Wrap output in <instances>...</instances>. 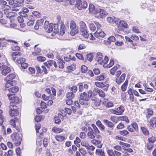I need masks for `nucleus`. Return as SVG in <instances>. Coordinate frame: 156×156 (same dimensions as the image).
<instances>
[{
	"label": "nucleus",
	"mask_w": 156,
	"mask_h": 156,
	"mask_svg": "<svg viewBox=\"0 0 156 156\" xmlns=\"http://www.w3.org/2000/svg\"><path fill=\"white\" fill-rule=\"evenodd\" d=\"M71 5H75L79 10L86 8L87 6V2L84 0H71L68 1Z\"/></svg>",
	"instance_id": "7ed1b4c3"
},
{
	"label": "nucleus",
	"mask_w": 156,
	"mask_h": 156,
	"mask_svg": "<svg viewBox=\"0 0 156 156\" xmlns=\"http://www.w3.org/2000/svg\"><path fill=\"white\" fill-rule=\"evenodd\" d=\"M20 101V98L17 97H15L12 101H10V103L13 104H15L18 103Z\"/></svg>",
	"instance_id": "c756f323"
},
{
	"label": "nucleus",
	"mask_w": 156,
	"mask_h": 156,
	"mask_svg": "<svg viewBox=\"0 0 156 156\" xmlns=\"http://www.w3.org/2000/svg\"><path fill=\"white\" fill-rule=\"evenodd\" d=\"M79 151L80 153L82 155V156H91L92 155V153L89 152H87L86 150H84L83 148H80Z\"/></svg>",
	"instance_id": "4468645a"
},
{
	"label": "nucleus",
	"mask_w": 156,
	"mask_h": 156,
	"mask_svg": "<svg viewBox=\"0 0 156 156\" xmlns=\"http://www.w3.org/2000/svg\"><path fill=\"white\" fill-rule=\"evenodd\" d=\"M120 145L122 146V149H123V148H126V147H129L130 146V145L126 143L120 141L119 143Z\"/></svg>",
	"instance_id": "e433bc0d"
},
{
	"label": "nucleus",
	"mask_w": 156,
	"mask_h": 156,
	"mask_svg": "<svg viewBox=\"0 0 156 156\" xmlns=\"http://www.w3.org/2000/svg\"><path fill=\"white\" fill-rule=\"evenodd\" d=\"M88 26L91 31H95L96 28L95 25L93 23H89Z\"/></svg>",
	"instance_id": "a19ab883"
},
{
	"label": "nucleus",
	"mask_w": 156,
	"mask_h": 156,
	"mask_svg": "<svg viewBox=\"0 0 156 156\" xmlns=\"http://www.w3.org/2000/svg\"><path fill=\"white\" fill-rule=\"evenodd\" d=\"M92 143L94 144L97 145V147L101 148L102 147V144L101 141L96 140H92Z\"/></svg>",
	"instance_id": "aec40b11"
},
{
	"label": "nucleus",
	"mask_w": 156,
	"mask_h": 156,
	"mask_svg": "<svg viewBox=\"0 0 156 156\" xmlns=\"http://www.w3.org/2000/svg\"><path fill=\"white\" fill-rule=\"evenodd\" d=\"M102 53L100 52H98L97 54V58L96 60L98 63L101 64L103 63V62L104 60H103L102 59Z\"/></svg>",
	"instance_id": "ddd939ff"
},
{
	"label": "nucleus",
	"mask_w": 156,
	"mask_h": 156,
	"mask_svg": "<svg viewBox=\"0 0 156 156\" xmlns=\"http://www.w3.org/2000/svg\"><path fill=\"white\" fill-rule=\"evenodd\" d=\"M64 112V111L63 110L58 113L57 115L55 116L54 120L56 124H59L60 123L61 121L60 119H62L66 115Z\"/></svg>",
	"instance_id": "0eeeda50"
},
{
	"label": "nucleus",
	"mask_w": 156,
	"mask_h": 156,
	"mask_svg": "<svg viewBox=\"0 0 156 156\" xmlns=\"http://www.w3.org/2000/svg\"><path fill=\"white\" fill-rule=\"evenodd\" d=\"M42 116H36L34 118L35 121L37 122H39L41 120Z\"/></svg>",
	"instance_id": "0e129e2a"
},
{
	"label": "nucleus",
	"mask_w": 156,
	"mask_h": 156,
	"mask_svg": "<svg viewBox=\"0 0 156 156\" xmlns=\"http://www.w3.org/2000/svg\"><path fill=\"white\" fill-rule=\"evenodd\" d=\"M81 71L82 73H85L87 70V67L85 65H83L81 66Z\"/></svg>",
	"instance_id": "864d4df0"
},
{
	"label": "nucleus",
	"mask_w": 156,
	"mask_h": 156,
	"mask_svg": "<svg viewBox=\"0 0 156 156\" xmlns=\"http://www.w3.org/2000/svg\"><path fill=\"white\" fill-rule=\"evenodd\" d=\"M107 57L105 56V57L104 61L103 62V66L104 68H107Z\"/></svg>",
	"instance_id": "3c124183"
},
{
	"label": "nucleus",
	"mask_w": 156,
	"mask_h": 156,
	"mask_svg": "<svg viewBox=\"0 0 156 156\" xmlns=\"http://www.w3.org/2000/svg\"><path fill=\"white\" fill-rule=\"evenodd\" d=\"M126 76L125 74H122L120 78L117 77L116 79V82L117 83L119 84L124 80Z\"/></svg>",
	"instance_id": "6ab92c4d"
},
{
	"label": "nucleus",
	"mask_w": 156,
	"mask_h": 156,
	"mask_svg": "<svg viewBox=\"0 0 156 156\" xmlns=\"http://www.w3.org/2000/svg\"><path fill=\"white\" fill-rule=\"evenodd\" d=\"M96 153L98 155H101V156H105V154L104 152L102 151L101 150L97 149Z\"/></svg>",
	"instance_id": "603ef678"
},
{
	"label": "nucleus",
	"mask_w": 156,
	"mask_h": 156,
	"mask_svg": "<svg viewBox=\"0 0 156 156\" xmlns=\"http://www.w3.org/2000/svg\"><path fill=\"white\" fill-rule=\"evenodd\" d=\"M32 14L34 16L37 18L40 17L41 16V13L38 12L34 11L32 12Z\"/></svg>",
	"instance_id": "5fc2aeb1"
},
{
	"label": "nucleus",
	"mask_w": 156,
	"mask_h": 156,
	"mask_svg": "<svg viewBox=\"0 0 156 156\" xmlns=\"http://www.w3.org/2000/svg\"><path fill=\"white\" fill-rule=\"evenodd\" d=\"M6 81V82L5 84V86L6 88H9L13 85V81Z\"/></svg>",
	"instance_id": "7c9ffc66"
},
{
	"label": "nucleus",
	"mask_w": 156,
	"mask_h": 156,
	"mask_svg": "<svg viewBox=\"0 0 156 156\" xmlns=\"http://www.w3.org/2000/svg\"><path fill=\"white\" fill-rule=\"evenodd\" d=\"M116 113L115 114L116 115H121L122 113L124 112V108L123 106L121 105L118 107L117 108H115Z\"/></svg>",
	"instance_id": "f8f14e48"
},
{
	"label": "nucleus",
	"mask_w": 156,
	"mask_h": 156,
	"mask_svg": "<svg viewBox=\"0 0 156 156\" xmlns=\"http://www.w3.org/2000/svg\"><path fill=\"white\" fill-rule=\"evenodd\" d=\"M47 30V32L48 33H50L52 31L53 29V24L52 23H50L49 24V26H48V28Z\"/></svg>",
	"instance_id": "052dcab7"
},
{
	"label": "nucleus",
	"mask_w": 156,
	"mask_h": 156,
	"mask_svg": "<svg viewBox=\"0 0 156 156\" xmlns=\"http://www.w3.org/2000/svg\"><path fill=\"white\" fill-rule=\"evenodd\" d=\"M90 98L89 95L85 93H81L80 95V99L79 100L80 103L85 107H87L88 105V101Z\"/></svg>",
	"instance_id": "20e7f679"
},
{
	"label": "nucleus",
	"mask_w": 156,
	"mask_h": 156,
	"mask_svg": "<svg viewBox=\"0 0 156 156\" xmlns=\"http://www.w3.org/2000/svg\"><path fill=\"white\" fill-rule=\"evenodd\" d=\"M12 139L16 146L19 145L22 140V138L17 133H13L12 136Z\"/></svg>",
	"instance_id": "423d86ee"
},
{
	"label": "nucleus",
	"mask_w": 156,
	"mask_h": 156,
	"mask_svg": "<svg viewBox=\"0 0 156 156\" xmlns=\"http://www.w3.org/2000/svg\"><path fill=\"white\" fill-rule=\"evenodd\" d=\"M87 60L91 62L93 58L92 55L91 54H88L87 55Z\"/></svg>",
	"instance_id": "680f3d73"
},
{
	"label": "nucleus",
	"mask_w": 156,
	"mask_h": 156,
	"mask_svg": "<svg viewBox=\"0 0 156 156\" xmlns=\"http://www.w3.org/2000/svg\"><path fill=\"white\" fill-rule=\"evenodd\" d=\"M81 144L82 146H84L86 147L87 149H88L89 147V144L88 142L86 141H83L81 142Z\"/></svg>",
	"instance_id": "8fccbe9b"
},
{
	"label": "nucleus",
	"mask_w": 156,
	"mask_h": 156,
	"mask_svg": "<svg viewBox=\"0 0 156 156\" xmlns=\"http://www.w3.org/2000/svg\"><path fill=\"white\" fill-rule=\"evenodd\" d=\"M26 60L25 58L22 57H20L17 59L16 62L18 64H21L23 62H24Z\"/></svg>",
	"instance_id": "49530a36"
},
{
	"label": "nucleus",
	"mask_w": 156,
	"mask_h": 156,
	"mask_svg": "<svg viewBox=\"0 0 156 156\" xmlns=\"http://www.w3.org/2000/svg\"><path fill=\"white\" fill-rule=\"evenodd\" d=\"M10 123L11 126L14 128H15L17 131H20V121L18 118L16 117L14 119H11L10 121Z\"/></svg>",
	"instance_id": "39448f33"
},
{
	"label": "nucleus",
	"mask_w": 156,
	"mask_h": 156,
	"mask_svg": "<svg viewBox=\"0 0 156 156\" xmlns=\"http://www.w3.org/2000/svg\"><path fill=\"white\" fill-rule=\"evenodd\" d=\"M86 48V46L85 44H80L79 45L78 48V50H81L85 49Z\"/></svg>",
	"instance_id": "338daca9"
},
{
	"label": "nucleus",
	"mask_w": 156,
	"mask_h": 156,
	"mask_svg": "<svg viewBox=\"0 0 156 156\" xmlns=\"http://www.w3.org/2000/svg\"><path fill=\"white\" fill-rule=\"evenodd\" d=\"M65 26L63 24H61L59 30V34L62 36L65 33Z\"/></svg>",
	"instance_id": "393cba45"
},
{
	"label": "nucleus",
	"mask_w": 156,
	"mask_h": 156,
	"mask_svg": "<svg viewBox=\"0 0 156 156\" xmlns=\"http://www.w3.org/2000/svg\"><path fill=\"white\" fill-rule=\"evenodd\" d=\"M43 20H38L36 22V25L34 27V28L35 30H37L39 27V24H41L42 23Z\"/></svg>",
	"instance_id": "c9c22d12"
},
{
	"label": "nucleus",
	"mask_w": 156,
	"mask_h": 156,
	"mask_svg": "<svg viewBox=\"0 0 156 156\" xmlns=\"http://www.w3.org/2000/svg\"><path fill=\"white\" fill-rule=\"evenodd\" d=\"M70 51V50L69 48H62L60 51V54H68Z\"/></svg>",
	"instance_id": "bb28decb"
},
{
	"label": "nucleus",
	"mask_w": 156,
	"mask_h": 156,
	"mask_svg": "<svg viewBox=\"0 0 156 156\" xmlns=\"http://www.w3.org/2000/svg\"><path fill=\"white\" fill-rule=\"evenodd\" d=\"M99 90L98 88H94L92 92V94L94 96L97 95L98 94Z\"/></svg>",
	"instance_id": "69168bd1"
},
{
	"label": "nucleus",
	"mask_w": 156,
	"mask_h": 156,
	"mask_svg": "<svg viewBox=\"0 0 156 156\" xmlns=\"http://www.w3.org/2000/svg\"><path fill=\"white\" fill-rule=\"evenodd\" d=\"M98 11V13L97 14H99V15L97 16L98 18H103L106 16L105 11L102 9H101L99 11Z\"/></svg>",
	"instance_id": "f3484780"
},
{
	"label": "nucleus",
	"mask_w": 156,
	"mask_h": 156,
	"mask_svg": "<svg viewBox=\"0 0 156 156\" xmlns=\"http://www.w3.org/2000/svg\"><path fill=\"white\" fill-rule=\"evenodd\" d=\"M118 120L121 121H124L127 123L129 122V120L128 118L126 116H120L118 117Z\"/></svg>",
	"instance_id": "f704fd0d"
},
{
	"label": "nucleus",
	"mask_w": 156,
	"mask_h": 156,
	"mask_svg": "<svg viewBox=\"0 0 156 156\" xmlns=\"http://www.w3.org/2000/svg\"><path fill=\"white\" fill-rule=\"evenodd\" d=\"M15 0H9V3L12 7H19L20 6V4L15 3Z\"/></svg>",
	"instance_id": "2eb2a0df"
},
{
	"label": "nucleus",
	"mask_w": 156,
	"mask_h": 156,
	"mask_svg": "<svg viewBox=\"0 0 156 156\" xmlns=\"http://www.w3.org/2000/svg\"><path fill=\"white\" fill-rule=\"evenodd\" d=\"M117 69V67L116 66H114L110 70V73L112 75L114 74L115 71Z\"/></svg>",
	"instance_id": "bf43d9fd"
},
{
	"label": "nucleus",
	"mask_w": 156,
	"mask_h": 156,
	"mask_svg": "<svg viewBox=\"0 0 156 156\" xmlns=\"http://www.w3.org/2000/svg\"><path fill=\"white\" fill-rule=\"evenodd\" d=\"M113 19L111 17H108V22L111 24L115 23L116 24V21Z\"/></svg>",
	"instance_id": "a18cd8bd"
},
{
	"label": "nucleus",
	"mask_w": 156,
	"mask_h": 156,
	"mask_svg": "<svg viewBox=\"0 0 156 156\" xmlns=\"http://www.w3.org/2000/svg\"><path fill=\"white\" fill-rule=\"evenodd\" d=\"M128 83V81L126 80L125 81L124 83L122 86L121 89L122 91H124L126 90Z\"/></svg>",
	"instance_id": "ea45409f"
},
{
	"label": "nucleus",
	"mask_w": 156,
	"mask_h": 156,
	"mask_svg": "<svg viewBox=\"0 0 156 156\" xmlns=\"http://www.w3.org/2000/svg\"><path fill=\"white\" fill-rule=\"evenodd\" d=\"M66 101L67 105H72L73 103V101L72 100V99H66Z\"/></svg>",
	"instance_id": "13d9d810"
},
{
	"label": "nucleus",
	"mask_w": 156,
	"mask_h": 156,
	"mask_svg": "<svg viewBox=\"0 0 156 156\" xmlns=\"http://www.w3.org/2000/svg\"><path fill=\"white\" fill-rule=\"evenodd\" d=\"M89 9L90 12L92 14H97L98 13V11L95 9L94 5L92 4H89Z\"/></svg>",
	"instance_id": "9b49d317"
},
{
	"label": "nucleus",
	"mask_w": 156,
	"mask_h": 156,
	"mask_svg": "<svg viewBox=\"0 0 156 156\" xmlns=\"http://www.w3.org/2000/svg\"><path fill=\"white\" fill-rule=\"evenodd\" d=\"M150 124L151 126L153 127L154 125L156 124V117H153L150 119Z\"/></svg>",
	"instance_id": "4c0bfd02"
},
{
	"label": "nucleus",
	"mask_w": 156,
	"mask_h": 156,
	"mask_svg": "<svg viewBox=\"0 0 156 156\" xmlns=\"http://www.w3.org/2000/svg\"><path fill=\"white\" fill-rule=\"evenodd\" d=\"M37 45H35L34 47L35 51L32 52V54L34 56L37 55L41 52V49L40 48L37 47Z\"/></svg>",
	"instance_id": "dca6fc26"
},
{
	"label": "nucleus",
	"mask_w": 156,
	"mask_h": 156,
	"mask_svg": "<svg viewBox=\"0 0 156 156\" xmlns=\"http://www.w3.org/2000/svg\"><path fill=\"white\" fill-rule=\"evenodd\" d=\"M8 42L13 43H14L15 44L17 43V42L16 41H13L12 40H5L4 41H2L1 42L0 44H1V45L2 47L6 46L8 44L7 43Z\"/></svg>",
	"instance_id": "a211bd4d"
},
{
	"label": "nucleus",
	"mask_w": 156,
	"mask_h": 156,
	"mask_svg": "<svg viewBox=\"0 0 156 156\" xmlns=\"http://www.w3.org/2000/svg\"><path fill=\"white\" fill-rule=\"evenodd\" d=\"M52 131L56 133H58L62 131L63 129L60 128L54 127L52 128Z\"/></svg>",
	"instance_id": "37998d69"
},
{
	"label": "nucleus",
	"mask_w": 156,
	"mask_h": 156,
	"mask_svg": "<svg viewBox=\"0 0 156 156\" xmlns=\"http://www.w3.org/2000/svg\"><path fill=\"white\" fill-rule=\"evenodd\" d=\"M76 57L79 59L84 61V58L82 55L81 54L76 53Z\"/></svg>",
	"instance_id": "4d7b16f0"
},
{
	"label": "nucleus",
	"mask_w": 156,
	"mask_h": 156,
	"mask_svg": "<svg viewBox=\"0 0 156 156\" xmlns=\"http://www.w3.org/2000/svg\"><path fill=\"white\" fill-rule=\"evenodd\" d=\"M91 99L93 101V105L94 106L97 107L99 106L100 103V101L99 99H95L91 97Z\"/></svg>",
	"instance_id": "b1692460"
},
{
	"label": "nucleus",
	"mask_w": 156,
	"mask_h": 156,
	"mask_svg": "<svg viewBox=\"0 0 156 156\" xmlns=\"http://www.w3.org/2000/svg\"><path fill=\"white\" fill-rule=\"evenodd\" d=\"M16 151L17 156H21V149L19 147L17 148L16 150Z\"/></svg>",
	"instance_id": "774afa93"
},
{
	"label": "nucleus",
	"mask_w": 156,
	"mask_h": 156,
	"mask_svg": "<svg viewBox=\"0 0 156 156\" xmlns=\"http://www.w3.org/2000/svg\"><path fill=\"white\" fill-rule=\"evenodd\" d=\"M141 129L143 134L145 135H148L149 134V132L146 128L142 127H141Z\"/></svg>",
	"instance_id": "c03bdc74"
},
{
	"label": "nucleus",
	"mask_w": 156,
	"mask_h": 156,
	"mask_svg": "<svg viewBox=\"0 0 156 156\" xmlns=\"http://www.w3.org/2000/svg\"><path fill=\"white\" fill-rule=\"evenodd\" d=\"M106 77V75L103 73L99 76H97L95 78V79L96 80L101 81L104 80V78Z\"/></svg>",
	"instance_id": "cd10ccee"
},
{
	"label": "nucleus",
	"mask_w": 156,
	"mask_h": 156,
	"mask_svg": "<svg viewBox=\"0 0 156 156\" xmlns=\"http://www.w3.org/2000/svg\"><path fill=\"white\" fill-rule=\"evenodd\" d=\"M46 58L44 57L39 56L37 58V60L39 62H42L45 60Z\"/></svg>",
	"instance_id": "6e6d98bb"
},
{
	"label": "nucleus",
	"mask_w": 156,
	"mask_h": 156,
	"mask_svg": "<svg viewBox=\"0 0 156 156\" xmlns=\"http://www.w3.org/2000/svg\"><path fill=\"white\" fill-rule=\"evenodd\" d=\"M16 77V75L13 73L10 74L8 76L5 78L6 80L9 81H13L12 80L14 79Z\"/></svg>",
	"instance_id": "4be33fe9"
},
{
	"label": "nucleus",
	"mask_w": 156,
	"mask_h": 156,
	"mask_svg": "<svg viewBox=\"0 0 156 156\" xmlns=\"http://www.w3.org/2000/svg\"><path fill=\"white\" fill-rule=\"evenodd\" d=\"M128 94L129 95V98L130 100L133 102L134 101V97L131 88H129L128 91Z\"/></svg>",
	"instance_id": "c85d7f7f"
},
{
	"label": "nucleus",
	"mask_w": 156,
	"mask_h": 156,
	"mask_svg": "<svg viewBox=\"0 0 156 156\" xmlns=\"http://www.w3.org/2000/svg\"><path fill=\"white\" fill-rule=\"evenodd\" d=\"M9 114L10 116H13L18 115L19 112L17 109H16L12 111H9Z\"/></svg>",
	"instance_id": "2f4dec72"
},
{
	"label": "nucleus",
	"mask_w": 156,
	"mask_h": 156,
	"mask_svg": "<svg viewBox=\"0 0 156 156\" xmlns=\"http://www.w3.org/2000/svg\"><path fill=\"white\" fill-rule=\"evenodd\" d=\"M95 84L98 87H101L105 86V84L102 82H95Z\"/></svg>",
	"instance_id": "09e8293b"
},
{
	"label": "nucleus",
	"mask_w": 156,
	"mask_h": 156,
	"mask_svg": "<svg viewBox=\"0 0 156 156\" xmlns=\"http://www.w3.org/2000/svg\"><path fill=\"white\" fill-rule=\"evenodd\" d=\"M105 35V34L100 29H97L94 34L95 36L98 38L103 37Z\"/></svg>",
	"instance_id": "9d476101"
},
{
	"label": "nucleus",
	"mask_w": 156,
	"mask_h": 156,
	"mask_svg": "<svg viewBox=\"0 0 156 156\" xmlns=\"http://www.w3.org/2000/svg\"><path fill=\"white\" fill-rule=\"evenodd\" d=\"M79 25L81 35H83L84 37L88 38L91 40H95V38L91 34H88L87 30V26L84 22L82 21H80L79 23Z\"/></svg>",
	"instance_id": "f257e3e1"
},
{
	"label": "nucleus",
	"mask_w": 156,
	"mask_h": 156,
	"mask_svg": "<svg viewBox=\"0 0 156 156\" xmlns=\"http://www.w3.org/2000/svg\"><path fill=\"white\" fill-rule=\"evenodd\" d=\"M55 139L58 141L62 142L65 139V137L63 135H58L55 136Z\"/></svg>",
	"instance_id": "5701e85b"
},
{
	"label": "nucleus",
	"mask_w": 156,
	"mask_h": 156,
	"mask_svg": "<svg viewBox=\"0 0 156 156\" xmlns=\"http://www.w3.org/2000/svg\"><path fill=\"white\" fill-rule=\"evenodd\" d=\"M71 29V30L70 32V34L72 36H74L77 34L79 31L78 28Z\"/></svg>",
	"instance_id": "72a5a7b5"
},
{
	"label": "nucleus",
	"mask_w": 156,
	"mask_h": 156,
	"mask_svg": "<svg viewBox=\"0 0 156 156\" xmlns=\"http://www.w3.org/2000/svg\"><path fill=\"white\" fill-rule=\"evenodd\" d=\"M67 99H72L74 97V95L73 93L68 92L66 94Z\"/></svg>",
	"instance_id": "79ce46f5"
},
{
	"label": "nucleus",
	"mask_w": 156,
	"mask_h": 156,
	"mask_svg": "<svg viewBox=\"0 0 156 156\" xmlns=\"http://www.w3.org/2000/svg\"><path fill=\"white\" fill-rule=\"evenodd\" d=\"M70 28L71 29H73L78 28L76 26V23L73 20H71L70 23Z\"/></svg>",
	"instance_id": "58836bf2"
},
{
	"label": "nucleus",
	"mask_w": 156,
	"mask_h": 156,
	"mask_svg": "<svg viewBox=\"0 0 156 156\" xmlns=\"http://www.w3.org/2000/svg\"><path fill=\"white\" fill-rule=\"evenodd\" d=\"M9 111H12L13 110H15L17 109V107L14 104H11L9 106Z\"/></svg>",
	"instance_id": "473e14b6"
},
{
	"label": "nucleus",
	"mask_w": 156,
	"mask_h": 156,
	"mask_svg": "<svg viewBox=\"0 0 156 156\" xmlns=\"http://www.w3.org/2000/svg\"><path fill=\"white\" fill-rule=\"evenodd\" d=\"M11 48L12 50L15 51L16 50L19 51L20 49V48L18 45H13L12 46Z\"/></svg>",
	"instance_id": "de8ad7c7"
},
{
	"label": "nucleus",
	"mask_w": 156,
	"mask_h": 156,
	"mask_svg": "<svg viewBox=\"0 0 156 156\" xmlns=\"http://www.w3.org/2000/svg\"><path fill=\"white\" fill-rule=\"evenodd\" d=\"M21 53L20 52H13L12 54V56L13 60H15L18 57V56L21 55Z\"/></svg>",
	"instance_id": "a878e982"
},
{
	"label": "nucleus",
	"mask_w": 156,
	"mask_h": 156,
	"mask_svg": "<svg viewBox=\"0 0 156 156\" xmlns=\"http://www.w3.org/2000/svg\"><path fill=\"white\" fill-rule=\"evenodd\" d=\"M91 126L93 127L92 129L90 127H88V132L87 133V136L88 137L93 139L95 138V136L97 138L99 137V131L94 124H92Z\"/></svg>",
	"instance_id": "f03ea898"
},
{
	"label": "nucleus",
	"mask_w": 156,
	"mask_h": 156,
	"mask_svg": "<svg viewBox=\"0 0 156 156\" xmlns=\"http://www.w3.org/2000/svg\"><path fill=\"white\" fill-rule=\"evenodd\" d=\"M0 70L2 74L4 76L6 75L9 73L11 70V68L5 65H2L1 66Z\"/></svg>",
	"instance_id": "6e6552de"
},
{
	"label": "nucleus",
	"mask_w": 156,
	"mask_h": 156,
	"mask_svg": "<svg viewBox=\"0 0 156 156\" xmlns=\"http://www.w3.org/2000/svg\"><path fill=\"white\" fill-rule=\"evenodd\" d=\"M63 60H60L59 62L58 67L59 68L63 69L64 68V66L63 64Z\"/></svg>",
	"instance_id": "e2e57ef3"
},
{
	"label": "nucleus",
	"mask_w": 156,
	"mask_h": 156,
	"mask_svg": "<svg viewBox=\"0 0 156 156\" xmlns=\"http://www.w3.org/2000/svg\"><path fill=\"white\" fill-rule=\"evenodd\" d=\"M8 90L10 92L16 93L18 91L19 88L17 87L14 86L9 88Z\"/></svg>",
	"instance_id": "412c9836"
},
{
	"label": "nucleus",
	"mask_w": 156,
	"mask_h": 156,
	"mask_svg": "<svg viewBox=\"0 0 156 156\" xmlns=\"http://www.w3.org/2000/svg\"><path fill=\"white\" fill-rule=\"evenodd\" d=\"M116 24L120 29H122L123 28H127L128 27L127 23L123 20H117Z\"/></svg>",
	"instance_id": "1a4fd4ad"
}]
</instances>
